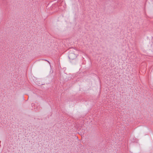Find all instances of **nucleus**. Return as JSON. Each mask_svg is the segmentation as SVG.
Returning a JSON list of instances; mask_svg holds the SVG:
<instances>
[{
    "label": "nucleus",
    "mask_w": 153,
    "mask_h": 153,
    "mask_svg": "<svg viewBox=\"0 0 153 153\" xmlns=\"http://www.w3.org/2000/svg\"><path fill=\"white\" fill-rule=\"evenodd\" d=\"M77 56V55L73 53H70L68 55V57L70 60H73L75 59Z\"/></svg>",
    "instance_id": "f257e3e1"
}]
</instances>
